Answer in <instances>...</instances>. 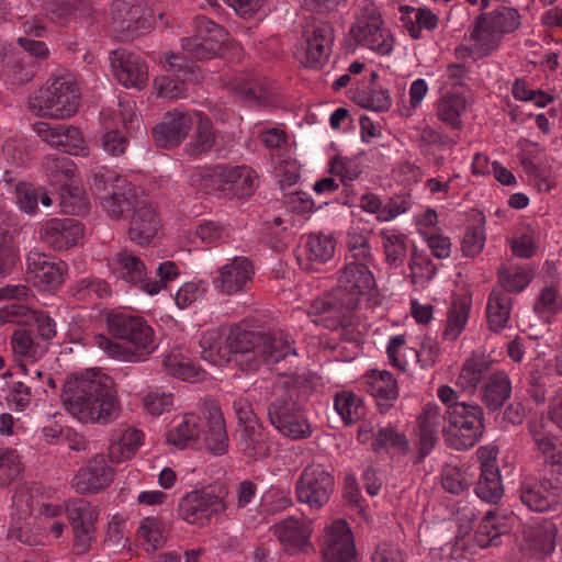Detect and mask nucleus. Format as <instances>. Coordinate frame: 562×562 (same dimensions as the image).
<instances>
[{"label":"nucleus","mask_w":562,"mask_h":562,"mask_svg":"<svg viewBox=\"0 0 562 562\" xmlns=\"http://www.w3.org/2000/svg\"><path fill=\"white\" fill-rule=\"evenodd\" d=\"M60 397L66 409L82 423H108L120 409L112 380L100 373L67 379Z\"/></svg>","instance_id":"f257e3e1"},{"label":"nucleus","mask_w":562,"mask_h":562,"mask_svg":"<svg viewBox=\"0 0 562 562\" xmlns=\"http://www.w3.org/2000/svg\"><path fill=\"white\" fill-rule=\"evenodd\" d=\"M310 387V378L296 373L282 374L271 386V400L267 408L269 422L279 432L294 440L308 438L312 434L299 403L301 393Z\"/></svg>","instance_id":"f03ea898"},{"label":"nucleus","mask_w":562,"mask_h":562,"mask_svg":"<svg viewBox=\"0 0 562 562\" xmlns=\"http://www.w3.org/2000/svg\"><path fill=\"white\" fill-rule=\"evenodd\" d=\"M106 326L114 338L125 340L134 348L125 349L108 336L97 335L94 337L95 344L113 358L143 361L156 349L154 330L140 316L127 313H110L106 316Z\"/></svg>","instance_id":"7ed1b4c3"},{"label":"nucleus","mask_w":562,"mask_h":562,"mask_svg":"<svg viewBox=\"0 0 562 562\" xmlns=\"http://www.w3.org/2000/svg\"><path fill=\"white\" fill-rule=\"evenodd\" d=\"M530 434L541 452L546 471H550L552 477L562 474V451L560 447V432L562 431V398L554 397L549 406L547 415H542L539 422L529 425Z\"/></svg>","instance_id":"20e7f679"},{"label":"nucleus","mask_w":562,"mask_h":562,"mask_svg":"<svg viewBox=\"0 0 562 562\" xmlns=\"http://www.w3.org/2000/svg\"><path fill=\"white\" fill-rule=\"evenodd\" d=\"M443 435L449 447L467 450L474 447L482 437L485 426L483 409L477 404L456 402L447 408Z\"/></svg>","instance_id":"39448f33"},{"label":"nucleus","mask_w":562,"mask_h":562,"mask_svg":"<svg viewBox=\"0 0 562 562\" xmlns=\"http://www.w3.org/2000/svg\"><path fill=\"white\" fill-rule=\"evenodd\" d=\"M80 92L77 83L60 77L37 90L30 99L29 108L37 115L53 119H68L79 108Z\"/></svg>","instance_id":"423d86ee"},{"label":"nucleus","mask_w":562,"mask_h":562,"mask_svg":"<svg viewBox=\"0 0 562 562\" xmlns=\"http://www.w3.org/2000/svg\"><path fill=\"white\" fill-rule=\"evenodd\" d=\"M349 36L355 41L347 43V48L351 52L359 45L380 55H387L393 49L391 31L384 26L381 13L373 5H366L357 15Z\"/></svg>","instance_id":"0eeeda50"},{"label":"nucleus","mask_w":562,"mask_h":562,"mask_svg":"<svg viewBox=\"0 0 562 562\" xmlns=\"http://www.w3.org/2000/svg\"><path fill=\"white\" fill-rule=\"evenodd\" d=\"M356 297L341 294L340 290H333L322 297L315 299L307 311L313 323L329 330L347 329L355 325Z\"/></svg>","instance_id":"6e6552de"},{"label":"nucleus","mask_w":562,"mask_h":562,"mask_svg":"<svg viewBox=\"0 0 562 562\" xmlns=\"http://www.w3.org/2000/svg\"><path fill=\"white\" fill-rule=\"evenodd\" d=\"M519 24L520 15L516 9L499 7L488 14L476 16L471 38L485 54H490L498 47L502 36L514 32Z\"/></svg>","instance_id":"1a4fd4ad"},{"label":"nucleus","mask_w":562,"mask_h":562,"mask_svg":"<svg viewBox=\"0 0 562 562\" xmlns=\"http://www.w3.org/2000/svg\"><path fill=\"white\" fill-rule=\"evenodd\" d=\"M153 15L139 0H114L111 7L112 29L120 41H131L145 33Z\"/></svg>","instance_id":"9d476101"},{"label":"nucleus","mask_w":562,"mask_h":562,"mask_svg":"<svg viewBox=\"0 0 562 562\" xmlns=\"http://www.w3.org/2000/svg\"><path fill=\"white\" fill-rule=\"evenodd\" d=\"M180 517L189 524L205 526L214 515L226 509L223 501L222 490L218 494L214 488L196 490L183 496L178 505Z\"/></svg>","instance_id":"9b49d317"},{"label":"nucleus","mask_w":562,"mask_h":562,"mask_svg":"<svg viewBox=\"0 0 562 562\" xmlns=\"http://www.w3.org/2000/svg\"><path fill=\"white\" fill-rule=\"evenodd\" d=\"M334 488V477L321 464L304 468L295 484L299 502L316 509L328 503Z\"/></svg>","instance_id":"f8f14e48"},{"label":"nucleus","mask_w":562,"mask_h":562,"mask_svg":"<svg viewBox=\"0 0 562 562\" xmlns=\"http://www.w3.org/2000/svg\"><path fill=\"white\" fill-rule=\"evenodd\" d=\"M259 337V331L247 330L236 324L232 325L224 340L227 360H234L243 371L257 370L259 362L256 358V348Z\"/></svg>","instance_id":"ddd939ff"},{"label":"nucleus","mask_w":562,"mask_h":562,"mask_svg":"<svg viewBox=\"0 0 562 562\" xmlns=\"http://www.w3.org/2000/svg\"><path fill=\"white\" fill-rule=\"evenodd\" d=\"M192 125L190 113L178 110L167 112L151 130L154 142L159 148H176L188 136Z\"/></svg>","instance_id":"4468645a"},{"label":"nucleus","mask_w":562,"mask_h":562,"mask_svg":"<svg viewBox=\"0 0 562 562\" xmlns=\"http://www.w3.org/2000/svg\"><path fill=\"white\" fill-rule=\"evenodd\" d=\"M322 554L326 562H358L352 532L345 520L330 526Z\"/></svg>","instance_id":"2eb2a0df"},{"label":"nucleus","mask_w":562,"mask_h":562,"mask_svg":"<svg viewBox=\"0 0 562 562\" xmlns=\"http://www.w3.org/2000/svg\"><path fill=\"white\" fill-rule=\"evenodd\" d=\"M111 65L119 82L126 88L143 89L148 79V70L145 61L137 55L125 50H114Z\"/></svg>","instance_id":"dca6fc26"},{"label":"nucleus","mask_w":562,"mask_h":562,"mask_svg":"<svg viewBox=\"0 0 562 562\" xmlns=\"http://www.w3.org/2000/svg\"><path fill=\"white\" fill-rule=\"evenodd\" d=\"M113 475L114 472L104 457L95 456L75 475L72 487L80 494L97 493L110 485Z\"/></svg>","instance_id":"f3484780"},{"label":"nucleus","mask_w":562,"mask_h":562,"mask_svg":"<svg viewBox=\"0 0 562 562\" xmlns=\"http://www.w3.org/2000/svg\"><path fill=\"white\" fill-rule=\"evenodd\" d=\"M205 428L200 431L206 449L213 454H223L228 448V437L223 413L213 400L204 402Z\"/></svg>","instance_id":"a211bd4d"},{"label":"nucleus","mask_w":562,"mask_h":562,"mask_svg":"<svg viewBox=\"0 0 562 562\" xmlns=\"http://www.w3.org/2000/svg\"><path fill=\"white\" fill-rule=\"evenodd\" d=\"M26 261L27 273L33 274L35 285L46 290L57 288L63 283L67 270L64 261L50 260L49 256L36 250L30 251Z\"/></svg>","instance_id":"6ab92c4d"},{"label":"nucleus","mask_w":562,"mask_h":562,"mask_svg":"<svg viewBox=\"0 0 562 562\" xmlns=\"http://www.w3.org/2000/svg\"><path fill=\"white\" fill-rule=\"evenodd\" d=\"M44 243L56 250H66L81 238L82 225L71 218H52L40 231Z\"/></svg>","instance_id":"aec40b11"},{"label":"nucleus","mask_w":562,"mask_h":562,"mask_svg":"<svg viewBox=\"0 0 562 562\" xmlns=\"http://www.w3.org/2000/svg\"><path fill=\"white\" fill-rule=\"evenodd\" d=\"M374 288L375 279L368 266L363 262H349L341 270L335 290H340L342 295L356 297V304H359L360 296Z\"/></svg>","instance_id":"412c9836"},{"label":"nucleus","mask_w":562,"mask_h":562,"mask_svg":"<svg viewBox=\"0 0 562 562\" xmlns=\"http://www.w3.org/2000/svg\"><path fill=\"white\" fill-rule=\"evenodd\" d=\"M334 37L333 25L325 22L316 24L311 34L306 35V61L304 65L315 69L322 68L330 55Z\"/></svg>","instance_id":"4be33fe9"},{"label":"nucleus","mask_w":562,"mask_h":562,"mask_svg":"<svg viewBox=\"0 0 562 562\" xmlns=\"http://www.w3.org/2000/svg\"><path fill=\"white\" fill-rule=\"evenodd\" d=\"M254 274L252 263L244 257H236L220 269L216 286L226 294L244 291L251 283Z\"/></svg>","instance_id":"5701e85b"},{"label":"nucleus","mask_w":562,"mask_h":562,"mask_svg":"<svg viewBox=\"0 0 562 562\" xmlns=\"http://www.w3.org/2000/svg\"><path fill=\"white\" fill-rule=\"evenodd\" d=\"M160 228V220L154 207L146 201L134 210L128 226V237L138 245H147Z\"/></svg>","instance_id":"b1692460"},{"label":"nucleus","mask_w":562,"mask_h":562,"mask_svg":"<svg viewBox=\"0 0 562 562\" xmlns=\"http://www.w3.org/2000/svg\"><path fill=\"white\" fill-rule=\"evenodd\" d=\"M440 411L437 405H426L423 413L417 418V459L415 463H420L436 447L438 441V427Z\"/></svg>","instance_id":"393cba45"},{"label":"nucleus","mask_w":562,"mask_h":562,"mask_svg":"<svg viewBox=\"0 0 562 562\" xmlns=\"http://www.w3.org/2000/svg\"><path fill=\"white\" fill-rule=\"evenodd\" d=\"M119 181L120 184L116 186V189L109 195H104L101 201L102 207L113 220H121L127 213H133L143 201L138 198L132 183L127 180Z\"/></svg>","instance_id":"a878e982"},{"label":"nucleus","mask_w":562,"mask_h":562,"mask_svg":"<svg viewBox=\"0 0 562 562\" xmlns=\"http://www.w3.org/2000/svg\"><path fill=\"white\" fill-rule=\"evenodd\" d=\"M256 358H260L267 366H273L288 358L294 359L296 351L290 341L280 333L259 331Z\"/></svg>","instance_id":"bb28decb"},{"label":"nucleus","mask_w":562,"mask_h":562,"mask_svg":"<svg viewBox=\"0 0 562 562\" xmlns=\"http://www.w3.org/2000/svg\"><path fill=\"white\" fill-rule=\"evenodd\" d=\"M274 535L284 549L291 554L304 551L310 546L311 529L307 524L289 517L273 526Z\"/></svg>","instance_id":"cd10ccee"},{"label":"nucleus","mask_w":562,"mask_h":562,"mask_svg":"<svg viewBox=\"0 0 562 562\" xmlns=\"http://www.w3.org/2000/svg\"><path fill=\"white\" fill-rule=\"evenodd\" d=\"M367 392L375 400L381 414H385L398 397V386L393 374L387 371H372L366 381Z\"/></svg>","instance_id":"c85d7f7f"},{"label":"nucleus","mask_w":562,"mask_h":562,"mask_svg":"<svg viewBox=\"0 0 562 562\" xmlns=\"http://www.w3.org/2000/svg\"><path fill=\"white\" fill-rule=\"evenodd\" d=\"M560 479H543L540 482V488L548 495H543L541 491L532 487H522L520 499L524 505L533 512H546L553 506L560 504Z\"/></svg>","instance_id":"c756f323"},{"label":"nucleus","mask_w":562,"mask_h":562,"mask_svg":"<svg viewBox=\"0 0 562 562\" xmlns=\"http://www.w3.org/2000/svg\"><path fill=\"white\" fill-rule=\"evenodd\" d=\"M558 531L559 529L554 524L526 528L522 535L527 550H529L533 557L544 559L547 555L551 554L555 548Z\"/></svg>","instance_id":"7c9ffc66"},{"label":"nucleus","mask_w":562,"mask_h":562,"mask_svg":"<svg viewBox=\"0 0 562 562\" xmlns=\"http://www.w3.org/2000/svg\"><path fill=\"white\" fill-rule=\"evenodd\" d=\"M169 531V524L162 517L149 516L140 521L137 537L144 541L147 552H155L165 547Z\"/></svg>","instance_id":"2f4dec72"},{"label":"nucleus","mask_w":562,"mask_h":562,"mask_svg":"<svg viewBox=\"0 0 562 562\" xmlns=\"http://www.w3.org/2000/svg\"><path fill=\"white\" fill-rule=\"evenodd\" d=\"M196 127L192 139L184 147V153L190 157H198L209 153L216 143V133L212 121L202 112H196Z\"/></svg>","instance_id":"473e14b6"},{"label":"nucleus","mask_w":562,"mask_h":562,"mask_svg":"<svg viewBox=\"0 0 562 562\" xmlns=\"http://www.w3.org/2000/svg\"><path fill=\"white\" fill-rule=\"evenodd\" d=\"M45 11L52 22L64 25L71 20H78L90 11L86 0H48Z\"/></svg>","instance_id":"72a5a7b5"},{"label":"nucleus","mask_w":562,"mask_h":562,"mask_svg":"<svg viewBox=\"0 0 562 562\" xmlns=\"http://www.w3.org/2000/svg\"><path fill=\"white\" fill-rule=\"evenodd\" d=\"M482 401L490 411L501 408L512 394L508 375L502 371L490 375L486 384L481 389Z\"/></svg>","instance_id":"f704fd0d"},{"label":"nucleus","mask_w":562,"mask_h":562,"mask_svg":"<svg viewBox=\"0 0 562 562\" xmlns=\"http://www.w3.org/2000/svg\"><path fill=\"white\" fill-rule=\"evenodd\" d=\"M113 261L114 273L125 281L137 284L145 280L146 267L144 262L131 251L126 249L121 250L115 255Z\"/></svg>","instance_id":"c9c22d12"},{"label":"nucleus","mask_w":562,"mask_h":562,"mask_svg":"<svg viewBox=\"0 0 562 562\" xmlns=\"http://www.w3.org/2000/svg\"><path fill=\"white\" fill-rule=\"evenodd\" d=\"M512 297L504 291L493 290L487 303V323L493 331L506 327L510 314Z\"/></svg>","instance_id":"e433bc0d"},{"label":"nucleus","mask_w":562,"mask_h":562,"mask_svg":"<svg viewBox=\"0 0 562 562\" xmlns=\"http://www.w3.org/2000/svg\"><path fill=\"white\" fill-rule=\"evenodd\" d=\"M490 367L491 361L486 360L484 357L469 358L463 363L462 370L457 380V386H459L462 391L474 392L477 387V384L488 372Z\"/></svg>","instance_id":"4c0bfd02"},{"label":"nucleus","mask_w":562,"mask_h":562,"mask_svg":"<svg viewBox=\"0 0 562 562\" xmlns=\"http://www.w3.org/2000/svg\"><path fill=\"white\" fill-rule=\"evenodd\" d=\"M119 180L125 179L106 166L94 165L90 169L88 184L89 189L102 200L104 195H109L116 189L120 184Z\"/></svg>","instance_id":"58836bf2"},{"label":"nucleus","mask_w":562,"mask_h":562,"mask_svg":"<svg viewBox=\"0 0 562 562\" xmlns=\"http://www.w3.org/2000/svg\"><path fill=\"white\" fill-rule=\"evenodd\" d=\"M504 488L499 469L481 471L479 482L475 486V494L484 502L496 504L503 496Z\"/></svg>","instance_id":"ea45409f"},{"label":"nucleus","mask_w":562,"mask_h":562,"mask_svg":"<svg viewBox=\"0 0 562 562\" xmlns=\"http://www.w3.org/2000/svg\"><path fill=\"white\" fill-rule=\"evenodd\" d=\"M47 175L53 186L58 190L63 184H72L76 175V165L66 156L49 157L45 162Z\"/></svg>","instance_id":"a19ab883"},{"label":"nucleus","mask_w":562,"mask_h":562,"mask_svg":"<svg viewBox=\"0 0 562 562\" xmlns=\"http://www.w3.org/2000/svg\"><path fill=\"white\" fill-rule=\"evenodd\" d=\"M164 364L168 374L190 382H198L205 374V371L192 363L190 359L179 355H168Z\"/></svg>","instance_id":"79ce46f5"},{"label":"nucleus","mask_w":562,"mask_h":562,"mask_svg":"<svg viewBox=\"0 0 562 562\" xmlns=\"http://www.w3.org/2000/svg\"><path fill=\"white\" fill-rule=\"evenodd\" d=\"M59 205L64 213L80 215L86 214L89 210L88 202L83 196L82 190L72 184H63L58 190Z\"/></svg>","instance_id":"37998d69"},{"label":"nucleus","mask_w":562,"mask_h":562,"mask_svg":"<svg viewBox=\"0 0 562 562\" xmlns=\"http://www.w3.org/2000/svg\"><path fill=\"white\" fill-rule=\"evenodd\" d=\"M470 312V302L454 300L448 313L446 328L442 333L445 339L456 340L464 328Z\"/></svg>","instance_id":"c03bdc74"},{"label":"nucleus","mask_w":562,"mask_h":562,"mask_svg":"<svg viewBox=\"0 0 562 562\" xmlns=\"http://www.w3.org/2000/svg\"><path fill=\"white\" fill-rule=\"evenodd\" d=\"M66 513L71 527L95 525L98 512L86 499L76 498L66 504Z\"/></svg>","instance_id":"a18cd8bd"},{"label":"nucleus","mask_w":562,"mask_h":562,"mask_svg":"<svg viewBox=\"0 0 562 562\" xmlns=\"http://www.w3.org/2000/svg\"><path fill=\"white\" fill-rule=\"evenodd\" d=\"M196 419L198 417L194 414H186L181 423L168 432V443L183 449L189 441L198 439L200 437V430Z\"/></svg>","instance_id":"49530a36"},{"label":"nucleus","mask_w":562,"mask_h":562,"mask_svg":"<svg viewBox=\"0 0 562 562\" xmlns=\"http://www.w3.org/2000/svg\"><path fill=\"white\" fill-rule=\"evenodd\" d=\"M195 32L199 34L200 40H204L206 44H211L221 53L228 41V33L221 25L205 16H198L195 19Z\"/></svg>","instance_id":"de8ad7c7"},{"label":"nucleus","mask_w":562,"mask_h":562,"mask_svg":"<svg viewBox=\"0 0 562 562\" xmlns=\"http://www.w3.org/2000/svg\"><path fill=\"white\" fill-rule=\"evenodd\" d=\"M465 110V99L460 94H451L439 100L438 117L454 128L461 127L460 114Z\"/></svg>","instance_id":"09e8293b"},{"label":"nucleus","mask_w":562,"mask_h":562,"mask_svg":"<svg viewBox=\"0 0 562 562\" xmlns=\"http://www.w3.org/2000/svg\"><path fill=\"white\" fill-rule=\"evenodd\" d=\"M306 248L310 260L326 262L334 256L335 241L323 233H311L307 237Z\"/></svg>","instance_id":"8fccbe9b"},{"label":"nucleus","mask_w":562,"mask_h":562,"mask_svg":"<svg viewBox=\"0 0 562 562\" xmlns=\"http://www.w3.org/2000/svg\"><path fill=\"white\" fill-rule=\"evenodd\" d=\"M371 447L374 452H379L386 447H393L405 454L409 450V441L403 432H398L396 428L389 426L376 431Z\"/></svg>","instance_id":"3c124183"},{"label":"nucleus","mask_w":562,"mask_h":562,"mask_svg":"<svg viewBox=\"0 0 562 562\" xmlns=\"http://www.w3.org/2000/svg\"><path fill=\"white\" fill-rule=\"evenodd\" d=\"M144 434L137 429H127L121 436L116 447H111L110 456L113 460L120 462L121 460L131 459L137 448L143 443Z\"/></svg>","instance_id":"603ef678"},{"label":"nucleus","mask_w":562,"mask_h":562,"mask_svg":"<svg viewBox=\"0 0 562 562\" xmlns=\"http://www.w3.org/2000/svg\"><path fill=\"white\" fill-rule=\"evenodd\" d=\"M71 294L78 301L91 300L95 297L103 299L111 295V289L106 281L99 279H82L71 286Z\"/></svg>","instance_id":"864d4df0"},{"label":"nucleus","mask_w":562,"mask_h":562,"mask_svg":"<svg viewBox=\"0 0 562 562\" xmlns=\"http://www.w3.org/2000/svg\"><path fill=\"white\" fill-rule=\"evenodd\" d=\"M165 63L167 71L182 75L188 81L200 80V68L187 56L180 53H166Z\"/></svg>","instance_id":"5fc2aeb1"},{"label":"nucleus","mask_w":562,"mask_h":562,"mask_svg":"<svg viewBox=\"0 0 562 562\" xmlns=\"http://www.w3.org/2000/svg\"><path fill=\"white\" fill-rule=\"evenodd\" d=\"M22 471L20 456L12 449L0 448V487L8 486Z\"/></svg>","instance_id":"6e6d98bb"},{"label":"nucleus","mask_w":562,"mask_h":562,"mask_svg":"<svg viewBox=\"0 0 562 562\" xmlns=\"http://www.w3.org/2000/svg\"><path fill=\"white\" fill-rule=\"evenodd\" d=\"M485 218L480 213L479 223L469 226L462 239L461 249L465 257L474 258L483 250L485 244Z\"/></svg>","instance_id":"4d7b16f0"},{"label":"nucleus","mask_w":562,"mask_h":562,"mask_svg":"<svg viewBox=\"0 0 562 562\" xmlns=\"http://www.w3.org/2000/svg\"><path fill=\"white\" fill-rule=\"evenodd\" d=\"M26 36L20 37L18 43L21 47H23L31 56L36 57L38 59H45L48 57L49 50L46 44L42 41H36L31 38L30 36L34 35L35 37H40L44 32V26L40 23L30 24L26 22L24 24Z\"/></svg>","instance_id":"13d9d810"},{"label":"nucleus","mask_w":562,"mask_h":562,"mask_svg":"<svg viewBox=\"0 0 562 562\" xmlns=\"http://www.w3.org/2000/svg\"><path fill=\"white\" fill-rule=\"evenodd\" d=\"M60 135H58L57 148L69 155H86L87 147L80 130L76 126L61 124Z\"/></svg>","instance_id":"bf43d9fd"},{"label":"nucleus","mask_w":562,"mask_h":562,"mask_svg":"<svg viewBox=\"0 0 562 562\" xmlns=\"http://www.w3.org/2000/svg\"><path fill=\"white\" fill-rule=\"evenodd\" d=\"M222 329L207 330L200 339L202 348V358L211 363H215L217 357L225 358L224 344L222 345Z\"/></svg>","instance_id":"052dcab7"},{"label":"nucleus","mask_w":562,"mask_h":562,"mask_svg":"<svg viewBox=\"0 0 562 562\" xmlns=\"http://www.w3.org/2000/svg\"><path fill=\"white\" fill-rule=\"evenodd\" d=\"M186 81H188V79H184V77L179 79L171 76H164L156 78L154 85L159 97L175 100L186 97Z\"/></svg>","instance_id":"680f3d73"},{"label":"nucleus","mask_w":562,"mask_h":562,"mask_svg":"<svg viewBox=\"0 0 562 562\" xmlns=\"http://www.w3.org/2000/svg\"><path fill=\"white\" fill-rule=\"evenodd\" d=\"M383 248L386 257V261L390 265H401L406 256V244L404 241V235L395 234H383Z\"/></svg>","instance_id":"e2e57ef3"},{"label":"nucleus","mask_w":562,"mask_h":562,"mask_svg":"<svg viewBox=\"0 0 562 562\" xmlns=\"http://www.w3.org/2000/svg\"><path fill=\"white\" fill-rule=\"evenodd\" d=\"M335 408L346 424H351L360 417V400L352 393H337Z\"/></svg>","instance_id":"0e129e2a"},{"label":"nucleus","mask_w":562,"mask_h":562,"mask_svg":"<svg viewBox=\"0 0 562 562\" xmlns=\"http://www.w3.org/2000/svg\"><path fill=\"white\" fill-rule=\"evenodd\" d=\"M181 47L196 60L211 59L222 54L211 44H206L204 40H200L196 32L193 37L183 38Z\"/></svg>","instance_id":"69168bd1"},{"label":"nucleus","mask_w":562,"mask_h":562,"mask_svg":"<svg viewBox=\"0 0 562 562\" xmlns=\"http://www.w3.org/2000/svg\"><path fill=\"white\" fill-rule=\"evenodd\" d=\"M38 390L46 392V390L41 385H29L24 382L18 381L14 383L10 393V402L16 409L23 411L31 404L34 392H37Z\"/></svg>","instance_id":"338daca9"},{"label":"nucleus","mask_w":562,"mask_h":562,"mask_svg":"<svg viewBox=\"0 0 562 562\" xmlns=\"http://www.w3.org/2000/svg\"><path fill=\"white\" fill-rule=\"evenodd\" d=\"M101 146L109 156L120 157L126 153L128 140L122 132L111 130L103 134Z\"/></svg>","instance_id":"774afa93"}]
</instances>
